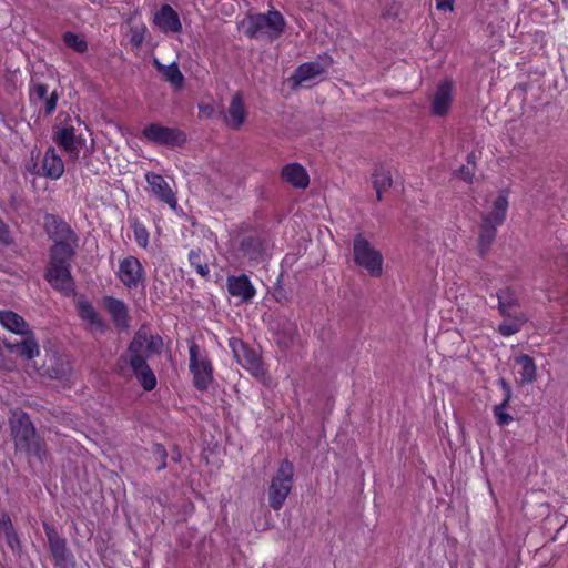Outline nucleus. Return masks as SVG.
<instances>
[{
    "label": "nucleus",
    "mask_w": 568,
    "mask_h": 568,
    "mask_svg": "<svg viewBox=\"0 0 568 568\" xmlns=\"http://www.w3.org/2000/svg\"><path fill=\"white\" fill-rule=\"evenodd\" d=\"M48 234L54 244L51 247V258L45 272L50 285L64 295L73 292V281L70 272V261L74 254L75 235L62 221L51 217L47 225Z\"/></svg>",
    "instance_id": "obj_1"
},
{
    "label": "nucleus",
    "mask_w": 568,
    "mask_h": 568,
    "mask_svg": "<svg viewBox=\"0 0 568 568\" xmlns=\"http://www.w3.org/2000/svg\"><path fill=\"white\" fill-rule=\"evenodd\" d=\"M163 341L159 335H151L144 328H140L129 345V365L145 390H152L156 386V377L146 364V358L159 354Z\"/></svg>",
    "instance_id": "obj_2"
},
{
    "label": "nucleus",
    "mask_w": 568,
    "mask_h": 568,
    "mask_svg": "<svg viewBox=\"0 0 568 568\" xmlns=\"http://www.w3.org/2000/svg\"><path fill=\"white\" fill-rule=\"evenodd\" d=\"M241 26L250 38L274 40L283 33L285 20L278 11L270 10L267 13L248 16Z\"/></svg>",
    "instance_id": "obj_3"
},
{
    "label": "nucleus",
    "mask_w": 568,
    "mask_h": 568,
    "mask_svg": "<svg viewBox=\"0 0 568 568\" xmlns=\"http://www.w3.org/2000/svg\"><path fill=\"white\" fill-rule=\"evenodd\" d=\"M10 425L17 447L27 449L41 460L45 452L36 437L29 416L23 412H14L10 418Z\"/></svg>",
    "instance_id": "obj_4"
},
{
    "label": "nucleus",
    "mask_w": 568,
    "mask_h": 568,
    "mask_svg": "<svg viewBox=\"0 0 568 568\" xmlns=\"http://www.w3.org/2000/svg\"><path fill=\"white\" fill-rule=\"evenodd\" d=\"M355 263L366 270L373 277L383 273V256L363 235L358 234L353 241Z\"/></svg>",
    "instance_id": "obj_5"
},
{
    "label": "nucleus",
    "mask_w": 568,
    "mask_h": 568,
    "mask_svg": "<svg viewBox=\"0 0 568 568\" xmlns=\"http://www.w3.org/2000/svg\"><path fill=\"white\" fill-rule=\"evenodd\" d=\"M294 467L292 463L284 459L273 477L268 490L270 506L278 510L284 505L293 485Z\"/></svg>",
    "instance_id": "obj_6"
},
{
    "label": "nucleus",
    "mask_w": 568,
    "mask_h": 568,
    "mask_svg": "<svg viewBox=\"0 0 568 568\" xmlns=\"http://www.w3.org/2000/svg\"><path fill=\"white\" fill-rule=\"evenodd\" d=\"M190 371L193 375V383L197 389H207L213 382V368L207 355L200 351L193 342L189 347Z\"/></svg>",
    "instance_id": "obj_7"
},
{
    "label": "nucleus",
    "mask_w": 568,
    "mask_h": 568,
    "mask_svg": "<svg viewBox=\"0 0 568 568\" xmlns=\"http://www.w3.org/2000/svg\"><path fill=\"white\" fill-rule=\"evenodd\" d=\"M116 277L130 292L143 290L145 286V270L135 256H126L119 261Z\"/></svg>",
    "instance_id": "obj_8"
},
{
    "label": "nucleus",
    "mask_w": 568,
    "mask_h": 568,
    "mask_svg": "<svg viewBox=\"0 0 568 568\" xmlns=\"http://www.w3.org/2000/svg\"><path fill=\"white\" fill-rule=\"evenodd\" d=\"M508 209V199L505 194H499L493 203V209L484 216V223L480 233V247H487L494 236L495 227L503 223Z\"/></svg>",
    "instance_id": "obj_9"
},
{
    "label": "nucleus",
    "mask_w": 568,
    "mask_h": 568,
    "mask_svg": "<svg viewBox=\"0 0 568 568\" xmlns=\"http://www.w3.org/2000/svg\"><path fill=\"white\" fill-rule=\"evenodd\" d=\"M229 346L232 351L235 361L245 369L252 373L257 378L264 376L265 372L261 363V358L253 351L250 349L240 338L232 337L229 341Z\"/></svg>",
    "instance_id": "obj_10"
},
{
    "label": "nucleus",
    "mask_w": 568,
    "mask_h": 568,
    "mask_svg": "<svg viewBox=\"0 0 568 568\" xmlns=\"http://www.w3.org/2000/svg\"><path fill=\"white\" fill-rule=\"evenodd\" d=\"M142 133L148 141L155 144L181 145L185 142V135L181 131L158 123L146 125Z\"/></svg>",
    "instance_id": "obj_11"
},
{
    "label": "nucleus",
    "mask_w": 568,
    "mask_h": 568,
    "mask_svg": "<svg viewBox=\"0 0 568 568\" xmlns=\"http://www.w3.org/2000/svg\"><path fill=\"white\" fill-rule=\"evenodd\" d=\"M152 22L164 34H178L183 30L180 14L170 4H162L154 12Z\"/></svg>",
    "instance_id": "obj_12"
},
{
    "label": "nucleus",
    "mask_w": 568,
    "mask_h": 568,
    "mask_svg": "<svg viewBox=\"0 0 568 568\" xmlns=\"http://www.w3.org/2000/svg\"><path fill=\"white\" fill-rule=\"evenodd\" d=\"M145 180L152 194L163 203L168 204L171 210L176 211L179 205L175 193L165 179L161 174L150 172L146 173Z\"/></svg>",
    "instance_id": "obj_13"
},
{
    "label": "nucleus",
    "mask_w": 568,
    "mask_h": 568,
    "mask_svg": "<svg viewBox=\"0 0 568 568\" xmlns=\"http://www.w3.org/2000/svg\"><path fill=\"white\" fill-rule=\"evenodd\" d=\"M454 83L452 80L440 82L433 95L430 108L435 116H444L450 110L453 103Z\"/></svg>",
    "instance_id": "obj_14"
},
{
    "label": "nucleus",
    "mask_w": 568,
    "mask_h": 568,
    "mask_svg": "<svg viewBox=\"0 0 568 568\" xmlns=\"http://www.w3.org/2000/svg\"><path fill=\"white\" fill-rule=\"evenodd\" d=\"M328 60L313 61L301 64L292 75L295 85H310L328 68Z\"/></svg>",
    "instance_id": "obj_15"
},
{
    "label": "nucleus",
    "mask_w": 568,
    "mask_h": 568,
    "mask_svg": "<svg viewBox=\"0 0 568 568\" xmlns=\"http://www.w3.org/2000/svg\"><path fill=\"white\" fill-rule=\"evenodd\" d=\"M54 142L70 155V158H78L79 153L84 144V140L77 136L74 132V128L72 126H62L59 128L54 135Z\"/></svg>",
    "instance_id": "obj_16"
},
{
    "label": "nucleus",
    "mask_w": 568,
    "mask_h": 568,
    "mask_svg": "<svg viewBox=\"0 0 568 568\" xmlns=\"http://www.w3.org/2000/svg\"><path fill=\"white\" fill-rule=\"evenodd\" d=\"M226 287L229 294L239 298L242 303L251 302L256 295V290L246 275L227 276Z\"/></svg>",
    "instance_id": "obj_17"
},
{
    "label": "nucleus",
    "mask_w": 568,
    "mask_h": 568,
    "mask_svg": "<svg viewBox=\"0 0 568 568\" xmlns=\"http://www.w3.org/2000/svg\"><path fill=\"white\" fill-rule=\"evenodd\" d=\"M247 110L244 103V97L241 92L232 95L230 105L224 114L225 124L233 129L239 130L245 123Z\"/></svg>",
    "instance_id": "obj_18"
},
{
    "label": "nucleus",
    "mask_w": 568,
    "mask_h": 568,
    "mask_svg": "<svg viewBox=\"0 0 568 568\" xmlns=\"http://www.w3.org/2000/svg\"><path fill=\"white\" fill-rule=\"evenodd\" d=\"M103 304L118 328L125 329L129 327V311L123 301L105 296Z\"/></svg>",
    "instance_id": "obj_19"
},
{
    "label": "nucleus",
    "mask_w": 568,
    "mask_h": 568,
    "mask_svg": "<svg viewBox=\"0 0 568 568\" xmlns=\"http://www.w3.org/2000/svg\"><path fill=\"white\" fill-rule=\"evenodd\" d=\"M75 308L78 311L79 316L88 323V325L93 331L103 332L105 328V323L95 311L93 305L85 298L79 297L75 302Z\"/></svg>",
    "instance_id": "obj_20"
},
{
    "label": "nucleus",
    "mask_w": 568,
    "mask_h": 568,
    "mask_svg": "<svg viewBox=\"0 0 568 568\" xmlns=\"http://www.w3.org/2000/svg\"><path fill=\"white\" fill-rule=\"evenodd\" d=\"M71 372L70 362L63 356H50L40 369L41 376H47L51 379H62Z\"/></svg>",
    "instance_id": "obj_21"
},
{
    "label": "nucleus",
    "mask_w": 568,
    "mask_h": 568,
    "mask_svg": "<svg viewBox=\"0 0 568 568\" xmlns=\"http://www.w3.org/2000/svg\"><path fill=\"white\" fill-rule=\"evenodd\" d=\"M282 178L296 189H306L310 184L308 173L300 163L286 164L282 169Z\"/></svg>",
    "instance_id": "obj_22"
},
{
    "label": "nucleus",
    "mask_w": 568,
    "mask_h": 568,
    "mask_svg": "<svg viewBox=\"0 0 568 568\" xmlns=\"http://www.w3.org/2000/svg\"><path fill=\"white\" fill-rule=\"evenodd\" d=\"M42 175L57 180L64 172V163L60 155L53 148H50L45 151L42 165H41Z\"/></svg>",
    "instance_id": "obj_23"
},
{
    "label": "nucleus",
    "mask_w": 568,
    "mask_h": 568,
    "mask_svg": "<svg viewBox=\"0 0 568 568\" xmlns=\"http://www.w3.org/2000/svg\"><path fill=\"white\" fill-rule=\"evenodd\" d=\"M45 532L49 541L50 551L57 565H65L70 560V552L67 548L64 539L59 537L57 532L45 526Z\"/></svg>",
    "instance_id": "obj_24"
},
{
    "label": "nucleus",
    "mask_w": 568,
    "mask_h": 568,
    "mask_svg": "<svg viewBox=\"0 0 568 568\" xmlns=\"http://www.w3.org/2000/svg\"><path fill=\"white\" fill-rule=\"evenodd\" d=\"M24 338L16 344L6 343V347L27 359H32L40 354V347L36 341L33 333L30 331L29 334L23 335Z\"/></svg>",
    "instance_id": "obj_25"
},
{
    "label": "nucleus",
    "mask_w": 568,
    "mask_h": 568,
    "mask_svg": "<svg viewBox=\"0 0 568 568\" xmlns=\"http://www.w3.org/2000/svg\"><path fill=\"white\" fill-rule=\"evenodd\" d=\"M514 364L521 384H531L536 379L537 367L530 356L526 354L518 355L514 358Z\"/></svg>",
    "instance_id": "obj_26"
},
{
    "label": "nucleus",
    "mask_w": 568,
    "mask_h": 568,
    "mask_svg": "<svg viewBox=\"0 0 568 568\" xmlns=\"http://www.w3.org/2000/svg\"><path fill=\"white\" fill-rule=\"evenodd\" d=\"M0 323L6 329L18 335L29 334L31 331L23 317L12 311H0Z\"/></svg>",
    "instance_id": "obj_27"
},
{
    "label": "nucleus",
    "mask_w": 568,
    "mask_h": 568,
    "mask_svg": "<svg viewBox=\"0 0 568 568\" xmlns=\"http://www.w3.org/2000/svg\"><path fill=\"white\" fill-rule=\"evenodd\" d=\"M153 64L174 89L180 90L183 88L184 75L179 69L178 63L172 62L171 64L165 65L162 64L158 59H154Z\"/></svg>",
    "instance_id": "obj_28"
},
{
    "label": "nucleus",
    "mask_w": 568,
    "mask_h": 568,
    "mask_svg": "<svg viewBox=\"0 0 568 568\" xmlns=\"http://www.w3.org/2000/svg\"><path fill=\"white\" fill-rule=\"evenodd\" d=\"M392 175L388 169L378 166L373 173V185L376 190L377 199L382 200V192L390 187Z\"/></svg>",
    "instance_id": "obj_29"
},
{
    "label": "nucleus",
    "mask_w": 568,
    "mask_h": 568,
    "mask_svg": "<svg viewBox=\"0 0 568 568\" xmlns=\"http://www.w3.org/2000/svg\"><path fill=\"white\" fill-rule=\"evenodd\" d=\"M0 534L4 535L10 548L14 549L19 546V538L13 529L12 520L6 511H0Z\"/></svg>",
    "instance_id": "obj_30"
},
{
    "label": "nucleus",
    "mask_w": 568,
    "mask_h": 568,
    "mask_svg": "<svg viewBox=\"0 0 568 568\" xmlns=\"http://www.w3.org/2000/svg\"><path fill=\"white\" fill-rule=\"evenodd\" d=\"M241 251L248 260H256L262 252V243L254 237H248L242 241Z\"/></svg>",
    "instance_id": "obj_31"
},
{
    "label": "nucleus",
    "mask_w": 568,
    "mask_h": 568,
    "mask_svg": "<svg viewBox=\"0 0 568 568\" xmlns=\"http://www.w3.org/2000/svg\"><path fill=\"white\" fill-rule=\"evenodd\" d=\"M63 41L69 48H71L78 53H83L88 49L87 41L82 37L73 32H65L63 34Z\"/></svg>",
    "instance_id": "obj_32"
},
{
    "label": "nucleus",
    "mask_w": 568,
    "mask_h": 568,
    "mask_svg": "<svg viewBox=\"0 0 568 568\" xmlns=\"http://www.w3.org/2000/svg\"><path fill=\"white\" fill-rule=\"evenodd\" d=\"M508 403L509 396H507L501 404L494 407V416L497 424L500 426L509 425L514 420L513 416L506 412Z\"/></svg>",
    "instance_id": "obj_33"
},
{
    "label": "nucleus",
    "mask_w": 568,
    "mask_h": 568,
    "mask_svg": "<svg viewBox=\"0 0 568 568\" xmlns=\"http://www.w3.org/2000/svg\"><path fill=\"white\" fill-rule=\"evenodd\" d=\"M146 34L145 24L141 23L139 26H134L130 30V43L135 48H141Z\"/></svg>",
    "instance_id": "obj_34"
},
{
    "label": "nucleus",
    "mask_w": 568,
    "mask_h": 568,
    "mask_svg": "<svg viewBox=\"0 0 568 568\" xmlns=\"http://www.w3.org/2000/svg\"><path fill=\"white\" fill-rule=\"evenodd\" d=\"M189 261L190 264L194 267L196 273L201 276H206L210 272L209 266L206 263L202 262V257L200 252L197 251H191L189 253Z\"/></svg>",
    "instance_id": "obj_35"
},
{
    "label": "nucleus",
    "mask_w": 568,
    "mask_h": 568,
    "mask_svg": "<svg viewBox=\"0 0 568 568\" xmlns=\"http://www.w3.org/2000/svg\"><path fill=\"white\" fill-rule=\"evenodd\" d=\"M132 227L138 245L141 247H146L149 244V232L146 227L140 222H134Z\"/></svg>",
    "instance_id": "obj_36"
},
{
    "label": "nucleus",
    "mask_w": 568,
    "mask_h": 568,
    "mask_svg": "<svg viewBox=\"0 0 568 568\" xmlns=\"http://www.w3.org/2000/svg\"><path fill=\"white\" fill-rule=\"evenodd\" d=\"M497 296L501 310L513 306L516 302L515 292L508 287L500 290Z\"/></svg>",
    "instance_id": "obj_37"
},
{
    "label": "nucleus",
    "mask_w": 568,
    "mask_h": 568,
    "mask_svg": "<svg viewBox=\"0 0 568 568\" xmlns=\"http://www.w3.org/2000/svg\"><path fill=\"white\" fill-rule=\"evenodd\" d=\"M49 88L47 84L43 83H37L32 87L30 92V98L33 101H42L43 99H47Z\"/></svg>",
    "instance_id": "obj_38"
},
{
    "label": "nucleus",
    "mask_w": 568,
    "mask_h": 568,
    "mask_svg": "<svg viewBox=\"0 0 568 568\" xmlns=\"http://www.w3.org/2000/svg\"><path fill=\"white\" fill-rule=\"evenodd\" d=\"M520 329L518 323H503L499 325L498 331L503 336H511Z\"/></svg>",
    "instance_id": "obj_39"
},
{
    "label": "nucleus",
    "mask_w": 568,
    "mask_h": 568,
    "mask_svg": "<svg viewBox=\"0 0 568 568\" xmlns=\"http://www.w3.org/2000/svg\"><path fill=\"white\" fill-rule=\"evenodd\" d=\"M41 102L44 105L47 114H51L57 108L58 97L55 92H52L51 94L47 95V99H43Z\"/></svg>",
    "instance_id": "obj_40"
},
{
    "label": "nucleus",
    "mask_w": 568,
    "mask_h": 568,
    "mask_svg": "<svg viewBox=\"0 0 568 568\" xmlns=\"http://www.w3.org/2000/svg\"><path fill=\"white\" fill-rule=\"evenodd\" d=\"M455 0H436V8L440 11H452Z\"/></svg>",
    "instance_id": "obj_41"
},
{
    "label": "nucleus",
    "mask_w": 568,
    "mask_h": 568,
    "mask_svg": "<svg viewBox=\"0 0 568 568\" xmlns=\"http://www.w3.org/2000/svg\"><path fill=\"white\" fill-rule=\"evenodd\" d=\"M10 232L8 226L0 220V242L8 244L10 242Z\"/></svg>",
    "instance_id": "obj_42"
},
{
    "label": "nucleus",
    "mask_w": 568,
    "mask_h": 568,
    "mask_svg": "<svg viewBox=\"0 0 568 568\" xmlns=\"http://www.w3.org/2000/svg\"><path fill=\"white\" fill-rule=\"evenodd\" d=\"M199 111L205 118H211L214 114V108L211 104H200Z\"/></svg>",
    "instance_id": "obj_43"
},
{
    "label": "nucleus",
    "mask_w": 568,
    "mask_h": 568,
    "mask_svg": "<svg viewBox=\"0 0 568 568\" xmlns=\"http://www.w3.org/2000/svg\"><path fill=\"white\" fill-rule=\"evenodd\" d=\"M459 175L466 180V181H470L471 180V176H473V172L469 168H462L460 171H459Z\"/></svg>",
    "instance_id": "obj_44"
},
{
    "label": "nucleus",
    "mask_w": 568,
    "mask_h": 568,
    "mask_svg": "<svg viewBox=\"0 0 568 568\" xmlns=\"http://www.w3.org/2000/svg\"><path fill=\"white\" fill-rule=\"evenodd\" d=\"M0 368L1 369H10L11 368V363H9L6 358H4V355L2 353V351L0 349Z\"/></svg>",
    "instance_id": "obj_45"
},
{
    "label": "nucleus",
    "mask_w": 568,
    "mask_h": 568,
    "mask_svg": "<svg viewBox=\"0 0 568 568\" xmlns=\"http://www.w3.org/2000/svg\"><path fill=\"white\" fill-rule=\"evenodd\" d=\"M155 448L158 453H160L162 456H165L164 448L161 445H156Z\"/></svg>",
    "instance_id": "obj_46"
}]
</instances>
